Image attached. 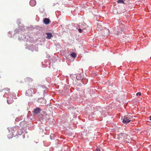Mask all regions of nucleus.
Masks as SVG:
<instances>
[{"mask_svg": "<svg viewBox=\"0 0 151 151\" xmlns=\"http://www.w3.org/2000/svg\"><path fill=\"white\" fill-rule=\"evenodd\" d=\"M100 27H101V26L100 25H98L97 26V28H98V30H99V28Z\"/></svg>", "mask_w": 151, "mask_h": 151, "instance_id": "nucleus-22", "label": "nucleus"}, {"mask_svg": "<svg viewBox=\"0 0 151 151\" xmlns=\"http://www.w3.org/2000/svg\"><path fill=\"white\" fill-rule=\"evenodd\" d=\"M102 34L104 36H107L109 35V30L107 29H105L102 32Z\"/></svg>", "mask_w": 151, "mask_h": 151, "instance_id": "nucleus-4", "label": "nucleus"}, {"mask_svg": "<svg viewBox=\"0 0 151 151\" xmlns=\"http://www.w3.org/2000/svg\"><path fill=\"white\" fill-rule=\"evenodd\" d=\"M150 119L151 120V116L149 117Z\"/></svg>", "mask_w": 151, "mask_h": 151, "instance_id": "nucleus-23", "label": "nucleus"}, {"mask_svg": "<svg viewBox=\"0 0 151 151\" xmlns=\"http://www.w3.org/2000/svg\"><path fill=\"white\" fill-rule=\"evenodd\" d=\"M7 102L8 104H10L13 102V100L10 99L9 100H7Z\"/></svg>", "mask_w": 151, "mask_h": 151, "instance_id": "nucleus-12", "label": "nucleus"}, {"mask_svg": "<svg viewBox=\"0 0 151 151\" xmlns=\"http://www.w3.org/2000/svg\"><path fill=\"white\" fill-rule=\"evenodd\" d=\"M132 118V116L129 114L125 116L123 119V122L124 123L127 124L131 121Z\"/></svg>", "mask_w": 151, "mask_h": 151, "instance_id": "nucleus-1", "label": "nucleus"}, {"mask_svg": "<svg viewBox=\"0 0 151 151\" xmlns=\"http://www.w3.org/2000/svg\"><path fill=\"white\" fill-rule=\"evenodd\" d=\"M24 80L25 82L27 83H30L32 82L33 81L32 79L29 77L26 78H25Z\"/></svg>", "mask_w": 151, "mask_h": 151, "instance_id": "nucleus-5", "label": "nucleus"}, {"mask_svg": "<svg viewBox=\"0 0 151 151\" xmlns=\"http://www.w3.org/2000/svg\"><path fill=\"white\" fill-rule=\"evenodd\" d=\"M113 12L114 14H116L117 13L116 11V9H114L113 10Z\"/></svg>", "mask_w": 151, "mask_h": 151, "instance_id": "nucleus-17", "label": "nucleus"}, {"mask_svg": "<svg viewBox=\"0 0 151 151\" xmlns=\"http://www.w3.org/2000/svg\"><path fill=\"white\" fill-rule=\"evenodd\" d=\"M117 3H124L123 0H118L117 1Z\"/></svg>", "mask_w": 151, "mask_h": 151, "instance_id": "nucleus-15", "label": "nucleus"}, {"mask_svg": "<svg viewBox=\"0 0 151 151\" xmlns=\"http://www.w3.org/2000/svg\"><path fill=\"white\" fill-rule=\"evenodd\" d=\"M42 100L44 102H45V101H46L45 99H40L38 101H39V102H40V101H40V100Z\"/></svg>", "mask_w": 151, "mask_h": 151, "instance_id": "nucleus-18", "label": "nucleus"}, {"mask_svg": "<svg viewBox=\"0 0 151 151\" xmlns=\"http://www.w3.org/2000/svg\"><path fill=\"white\" fill-rule=\"evenodd\" d=\"M141 93L140 92H138L136 94V95L137 96H141Z\"/></svg>", "mask_w": 151, "mask_h": 151, "instance_id": "nucleus-19", "label": "nucleus"}, {"mask_svg": "<svg viewBox=\"0 0 151 151\" xmlns=\"http://www.w3.org/2000/svg\"><path fill=\"white\" fill-rule=\"evenodd\" d=\"M46 34L47 35L46 37L47 38V39H50L51 37H53V36L51 33H47Z\"/></svg>", "mask_w": 151, "mask_h": 151, "instance_id": "nucleus-10", "label": "nucleus"}, {"mask_svg": "<svg viewBox=\"0 0 151 151\" xmlns=\"http://www.w3.org/2000/svg\"><path fill=\"white\" fill-rule=\"evenodd\" d=\"M40 109L39 108H36L34 109V112L35 114H38L40 112Z\"/></svg>", "mask_w": 151, "mask_h": 151, "instance_id": "nucleus-6", "label": "nucleus"}, {"mask_svg": "<svg viewBox=\"0 0 151 151\" xmlns=\"http://www.w3.org/2000/svg\"><path fill=\"white\" fill-rule=\"evenodd\" d=\"M50 21V20L49 19L46 18L44 19V22L45 24H47L49 23Z\"/></svg>", "mask_w": 151, "mask_h": 151, "instance_id": "nucleus-8", "label": "nucleus"}, {"mask_svg": "<svg viewBox=\"0 0 151 151\" xmlns=\"http://www.w3.org/2000/svg\"><path fill=\"white\" fill-rule=\"evenodd\" d=\"M96 150V151H100V149L98 148H97Z\"/></svg>", "mask_w": 151, "mask_h": 151, "instance_id": "nucleus-21", "label": "nucleus"}, {"mask_svg": "<svg viewBox=\"0 0 151 151\" xmlns=\"http://www.w3.org/2000/svg\"><path fill=\"white\" fill-rule=\"evenodd\" d=\"M78 31L80 33H81L82 32V29H79Z\"/></svg>", "mask_w": 151, "mask_h": 151, "instance_id": "nucleus-20", "label": "nucleus"}, {"mask_svg": "<svg viewBox=\"0 0 151 151\" xmlns=\"http://www.w3.org/2000/svg\"><path fill=\"white\" fill-rule=\"evenodd\" d=\"M3 90H4L6 91H10V89L9 88H5L3 89Z\"/></svg>", "mask_w": 151, "mask_h": 151, "instance_id": "nucleus-16", "label": "nucleus"}, {"mask_svg": "<svg viewBox=\"0 0 151 151\" xmlns=\"http://www.w3.org/2000/svg\"><path fill=\"white\" fill-rule=\"evenodd\" d=\"M71 56L73 58H75L76 57V55L74 52H73L71 54Z\"/></svg>", "mask_w": 151, "mask_h": 151, "instance_id": "nucleus-14", "label": "nucleus"}, {"mask_svg": "<svg viewBox=\"0 0 151 151\" xmlns=\"http://www.w3.org/2000/svg\"><path fill=\"white\" fill-rule=\"evenodd\" d=\"M83 76L81 74H79L76 76V78L77 80H81L83 78Z\"/></svg>", "mask_w": 151, "mask_h": 151, "instance_id": "nucleus-9", "label": "nucleus"}, {"mask_svg": "<svg viewBox=\"0 0 151 151\" xmlns=\"http://www.w3.org/2000/svg\"><path fill=\"white\" fill-rule=\"evenodd\" d=\"M29 4L31 6H34L36 4V1L35 0H31L29 2Z\"/></svg>", "mask_w": 151, "mask_h": 151, "instance_id": "nucleus-7", "label": "nucleus"}, {"mask_svg": "<svg viewBox=\"0 0 151 151\" xmlns=\"http://www.w3.org/2000/svg\"><path fill=\"white\" fill-rule=\"evenodd\" d=\"M34 90H35L36 89L35 88H31L30 89H28L27 90L26 92V95L27 96H30L32 95V90L34 91Z\"/></svg>", "mask_w": 151, "mask_h": 151, "instance_id": "nucleus-3", "label": "nucleus"}, {"mask_svg": "<svg viewBox=\"0 0 151 151\" xmlns=\"http://www.w3.org/2000/svg\"><path fill=\"white\" fill-rule=\"evenodd\" d=\"M120 27L121 28H122V29H121V30L123 31L124 29H125V26L123 25H120Z\"/></svg>", "mask_w": 151, "mask_h": 151, "instance_id": "nucleus-13", "label": "nucleus"}, {"mask_svg": "<svg viewBox=\"0 0 151 151\" xmlns=\"http://www.w3.org/2000/svg\"><path fill=\"white\" fill-rule=\"evenodd\" d=\"M126 136V134L124 133H121L118 135L117 138L122 142H125V139H124L123 137H125Z\"/></svg>", "mask_w": 151, "mask_h": 151, "instance_id": "nucleus-2", "label": "nucleus"}, {"mask_svg": "<svg viewBox=\"0 0 151 151\" xmlns=\"http://www.w3.org/2000/svg\"><path fill=\"white\" fill-rule=\"evenodd\" d=\"M129 137L128 136V135L126 134V136L125 137H123L124 139H125V142H127V139L129 138Z\"/></svg>", "mask_w": 151, "mask_h": 151, "instance_id": "nucleus-11", "label": "nucleus"}]
</instances>
